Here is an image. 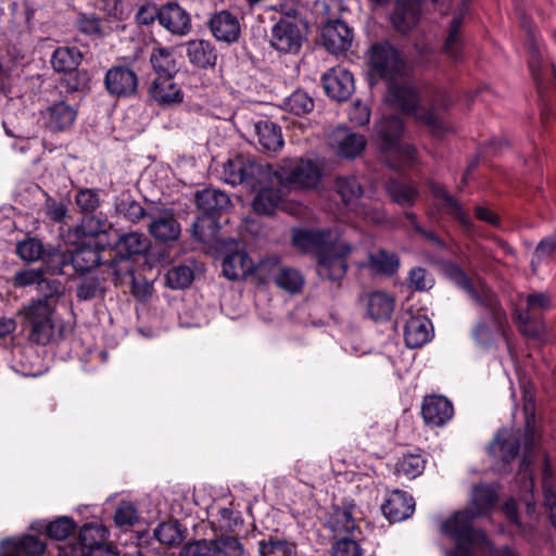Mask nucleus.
<instances>
[{"mask_svg": "<svg viewBox=\"0 0 556 556\" xmlns=\"http://www.w3.org/2000/svg\"><path fill=\"white\" fill-rule=\"evenodd\" d=\"M370 73L389 80L387 101L425 124L434 136L448 130L445 122L433 111L418 106V97L410 86L396 83L403 72L404 62L399 51L389 42L375 43L368 51Z\"/></svg>", "mask_w": 556, "mask_h": 556, "instance_id": "nucleus-1", "label": "nucleus"}, {"mask_svg": "<svg viewBox=\"0 0 556 556\" xmlns=\"http://www.w3.org/2000/svg\"><path fill=\"white\" fill-rule=\"evenodd\" d=\"M294 247L303 252H315L317 274L323 279L339 280L344 277L346 257L354 248L332 230L296 229L293 231Z\"/></svg>", "mask_w": 556, "mask_h": 556, "instance_id": "nucleus-2", "label": "nucleus"}, {"mask_svg": "<svg viewBox=\"0 0 556 556\" xmlns=\"http://www.w3.org/2000/svg\"><path fill=\"white\" fill-rule=\"evenodd\" d=\"M447 278L462 289L471 301L485 311L488 321L479 323L473 330V338L480 344H485L492 339L494 331L503 328L506 314L500 305L495 294L481 279H470L465 271L455 264L445 267Z\"/></svg>", "mask_w": 556, "mask_h": 556, "instance_id": "nucleus-3", "label": "nucleus"}, {"mask_svg": "<svg viewBox=\"0 0 556 556\" xmlns=\"http://www.w3.org/2000/svg\"><path fill=\"white\" fill-rule=\"evenodd\" d=\"M379 146L384 161L393 168H403L415 161L416 150L401 142L404 123L396 115L382 117L376 125Z\"/></svg>", "mask_w": 556, "mask_h": 556, "instance_id": "nucleus-4", "label": "nucleus"}, {"mask_svg": "<svg viewBox=\"0 0 556 556\" xmlns=\"http://www.w3.org/2000/svg\"><path fill=\"white\" fill-rule=\"evenodd\" d=\"M25 320L30 326V341L46 345L50 343L55 336L56 319L55 306L49 300H35L25 306L21 312Z\"/></svg>", "mask_w": 556, "mask_h": 556, "instance_id": "nucleus-5", "label": "nucleus"}, {"mask_svg": "<svg viewBox=\"0 0 556 556\" xmlns=\"http://www.w3.org/2000/svg\"><path fill=\"white\" fill-rule=\"evenodd\" d=\"M223 175L225 181L232 186L244 184L252 189H256L269 180L274 184L269 166L262 165L243 155L229 159L224 164Z\"/></svg>", "mask_w": 556, "mask_h": 556, "instance_id": "nucleus-6", "label": "nucleus"}, {"mask_svg": "<svg viewBox=\"0 0 556 556\" xmlns=\"http://www.w3.org/2000/svg\"><path fill=\"white\" fill-rule=\"evenodd\" d=\"M475 517L477 515L470 508L458 510L442 523L441 531L451 538L458 548L490 545L485 533L473 528Z\"/></svg>", "mask_w": 556, "mask_h": 556, "instance_id": "nucleus-7", "label": "nucleus"}, {"mask_svg": "<svg viewBox=\"0 0 556 556\" xmlns=\"http://www.w3.org/2000/svg\"><path fill=\"white\" fill-rule=\"evenodd\" d=\"M532 418L533 416L527 417L526 430L523 434L513 429H502L490 444V452L494 456H500L504 465H508L513 459L516 458L521 439L525 451H530L534 441V432L531 426Z\"/></svg>", "mask_w": 556, "mask_h": 556, "instance_id": "nucleus-8", "label": "nucleus"}, {"mask_svg": "<svg viewBox=\"0 0 556 556\" xmlns=\"http://www.w3.org/2000/svg\"><path fill=\"white\" fill-rule=\"evenodd\" d=\"M106 539L108 530L104 526L89 523L80 529L78 538L72 539L59 546L75 548V554L83 553L84 556H108L111 548L106 545Z\"/></svg>", "mask_w": 556, "mask_h": 556, "instance_id": "nucleus-9", "label": "nucleus"}, {"mask_svg": "<svg viewBox=\"0 0 556 556\" xmlns=\"http://www.w3.org/2000/svg\"><path fill=\"white\" fill-rule=\"evenodd\" d=\"M275 178L296 188H314L321 178V169L311 160H300L276 172Z\"/></svg>", "mask_w": 556, "mask_h": 556, "instance_id": "nucleus-10", "label": "nucleus"}, {"mask_svg": "<svg viewBox=\"0 0 556 556\" xmlns=\"http://www.w3.org/2000/svg\"><path fill=\"white\" fill-rule=\"evenodd\" d=\"M104 86L112 97L130 98L137 93L139 78L130 66L113 65L105 73Z\"/></svg>", "mask_w": 556, "mask_h": 556, "instance_id": "nucleus-11", "label": "nucleus"}, {"mask_svg": "<svg viewBox=\"0 0 556 556\" xmlns=\"http://www.w3.org/2000/svg\"><path fill=\"white\" fill-rule=\"evenodd\" d=\"M527 309L516 313L519 330L528 337L539 338L543 332L541 323L532 321V312H542L551 308L552 296L547 292H532L526 298Z\"/></svg>", "mask_w": 556, "mask_h": 556, "instance_id": "nucleus-12", "label": "nucleus"}, {"mask_svg": "<svg viewBox=\"0 0 556 556\" xmlns=\"http://www.w3.org/2000/svg\"><path fill=\"white\" fill-rule=\"evenodd\" d=\"M43 126L52 132L68 130L77 118V109L64 100L55 101L40 111Z\"/></svg>", "mask_w": 556, "mask_h": 556, "instance_id": "nucleus-13", "label": "nucleus"}, {"mask_svg": "<svg viewBox=\"0 0 556 556\" xmlns=\"http://www.w3.org/2000/svg\"><path fill=\"white\" fill-rule=\"evenodd\" d=\"M321 81L327 96L336 101L348 100L355 89L352 73L341 66L327 71Z\"/></svg>", "mask_w": 556, "mask_h": 556, "instance_id": "nucleus-14", "label": "nucleus"}, {"mask_svg": "<svg viewBox=\"0 0 556 556\" xmlns=\"http://www.w3.org/2000/svg\"><path fill=\"white\" fill-rule=\"evenodd\" d=\"M304 39L301 26L290 20L279 21L271 30V46L281 52H298Z\"/></svg>", "mask_w": 556, "mask_h": 556, "instance_id": "nucleus-15", "label": "nucleus"}, {"mask_svg": "<svg viewBox=\"0 0 556 556\" xmlns=\"http://www.w3.org/2000/svg\"><path fill=\"white\" fill-rule=\"evenodd\" d=\"M337 191L340 194L344 205L355 210L357 214L374 223H381L384 215L381 211L372 210L367 211L362 207L354 206L356 201L359 200L363 190L362 186L355 177H340L337 179Z\"/></svg>", "mask_w": 556, "mask_h": 556, "instance_id": "nucleus-16", "label": "nucleus"}, {"mask_svg": "<svg viewBox=\"0 0 556 556\" xmlns=\"http://www.w3.org/2000/svg\"><path fill=\"white\" fill-rule=\"evenodd\" d=\"M151 218L150 233L160 241L176 240L180 235V226L174 213L168 208H154L148 213Z\"/></svg>", "mask_w": 556, "mask_h": 556, "instance_id": "nucleus-17", "label": "nucleus"}, {"mask_svg": "<svg viewBox=\"0 0 556 556\" xmlns=\"http://www.w3.org/2000/svg\"><path fill=\"white\" fill-rule=\"evenodd\" d=\"M421 415L428 426L442 427L452 419L454 408L446 397L428 395L424 399Z\"/></svg>", "mask_w": 556, "mask_h": 556, "instance_id": "nucleus-18", "label": "nucleus"}, {"mask_svg": "<svg viewBox=\"0 0 556 556\" xmlns=\"http://www.w3.org/2000/svg\"><path fill=\"white\" fill-rule=\"evenodd\" d=\"M160 24L174 35L185 36L191 29L188 12L176 2L161 7Z\"/></svg>", "mask_w": 556, "mask_h": 556, "instance_id": "nucleus-19", "label": "nucleus"}, {"mask_svg": "<svg viewBox=\"0 0 556 556\" xmlns=\"http://www.w3.org/2000/svg\"><path fill=\"white\" fill-rule=\"evenodd\" d=\"M324 46L331 53L346 51L353 40L351 28L342 21L329 22L323 29Z\"/></svg>", "mask_w": 556, "mask_h": 556, "instance_id": "nucleus-20", "label": "nucleus"}, {"mask_svg": "<svg viewBox=\"0 0 556 556\" xmlns=\"http://www.w3.org/2000/svg\"><path fill=\"white\" fill-rule=\"evenodd\" d=\"M418 0H397L391 15V23L400 33H408L418 23L420 16Z\"/></svg>", "mask_w": 556, "mask_h": 556, "instance_id": "nucleus-21", "label": "nucleus"}, {"mask_svg": "<svg viewBox=\"0 0 556 556\" xmlns=\"http://www.w3.org/2000/svg\"><path fill=\"white\" fill-rule=\"evenodd\" d=\"M210 28L218 40L231 43L238 40L241 29L238 18L228 11H220L210 20Z\"/></svg>", "mask_w": 556, "mask_h": 556, "instance_id": "nucleus-22", "label": "nucleus"}, {"mask_svg": "<svg viewBox=\"0 0 556 556\" xmlns=\"http://www.w3.org/2000/svg\"><path fill=\"white\" fill-rule=\"evenodd\" d=\"M415 509V503L410 495L404 491H393L382 505L383 515L391 522L402 521L408 518Z\"/></svg>", "mask_w": 556, "mask_h": 556, "instance_id": "nucleus-23", "label": "nucleus"}, {"mask_svg": "<svg viewBox=\"0 0 556 556\" xmlns=\"http://www.w3.org/2000/svg\"><path fill=\"white\" fill-rule=\"evenodd\" d=\"M431 333V323L425 316H410L405 323L404 339L408 348L422 346L430 340Z\"/></svg>", "mask_w": 556, "mask_h": 556, "instance_id": "nucleus-24", "label": "nucleus"}, {"mask_svg": "<svg viewBox=\"0 0 556 556\" xmlns=\"http://www.w3.org/2000/svg\"><path fill=\"white\" fill-rule=\"evenodd\" d=\"M151 97L162 105L180 103L184 99L181 89L173 81V76H159L150 88Z\"/></svg>", "mask_w": 556, "mask_h": 556, "instance_id": "nucleus-25", "label": "nucleus"}, {"mask_svg": "<svg viewBox=\"0 0 556 556\" xmlns=\"http://www.w3.org/2000/svg\"><path fill=\"white\" fill-rule=\"evenodd\" d=\"M333 137L338 154L346 159L359 155L366 147L364 136L351 132L345 128L337 129Z\"/></svg>", "mask_w": 556, "mask_h": 556, "instance_id": "nucleus-26", "label": "nucleus"}, {"mask_svg": "<svg viewBox=\"0 0 556 556\" xmlns=\"http://www.w3.org/2000/svg\"><path fill=\"white\" fill-rule=\"evenodd\" d=\"M253 271V261L244 251L227 254L223 261V274L229 280L243 278Z\"/></svg>", "mask_w": 556, "mask_h": 556, "instance_id": "nucleus-27", "label": "nucleus"}, {"mask_svg": "<svg viewBox=\"0 0 556 556\" xmlns=\"http://www.w3.org/2000/svg\"><path fill=\"white\" fill-rule=\"evenodd\" d=\"M46 549V544L34 535H25L18 541L7 540L0 556H39Z\"/></svg>", "mask_w": 556, "mask_h": 556, "instance_id": "nucleus-28", "label": "nucleus"}, {"mask_svg": "<svg viewBox=\"0 0 556 556\" xmlns=\"http://www.w3.org/2000/svg\"><path fill=\"white\" fill-rule=\"evenodd\" d=\"M431 192L434 198V204L446 214L453 216L459 223L468 228L470 219L468 215L463 211L460 204L455 200L445 189L440 185H432Z\"/></svg>", "mask_w": 556, "mask_h": 556, "instance_id": "nucleus-29", "label": "nucleus"}, {"mask_svg": "<svg viewBox=\"0 0 556 556\" xmlns=\"http://www.w3.org/2000/svg\"><path fill=\"white\" fill-rule=\"evenodd\" d=\"M367 315L374 320L389 319L394 309V299L383 292L375 291L364 298Z\"/></svg>", "mask_w": 556, "mask_h": 556, "instance_id": "nucleus-30", "label": "nucleus"}, {"mask_svg": "<svg viewBox=\"0 0 556 556\" xmlns=\"http://www.w3.org/2000/svg\"><path fill=\"white\" fill-rule=\"evenodd\" d=\"M258 143L264 150L276 152L283 146L280 127L271 121L261 119L254 124Z\"/></svg>", "mask_w": 556, "mask_h": 556, "instance_id": "nucleus-31", "label": "nucleus"}, {"mask_svg": "<svg viewBox=\"0 0 556 556\" xmlns=\"http://www.w3.org/2000/svg\"><path fill=\"white\" fill-rule=\"evenodd\" d=\"M195 204L206 215H214L226 210L230 200L229 197L216 189H204L195 194Z\"/></svg>", "mask_w": 556, "mask_h": 556, "instance_id": "nucleus-32", "label": "nucleus"}, {"mask_svg": "<svg viewBox=\"0 0 556 556\" xmlns=\"http://www.w3.org/2000/svg\"><path fill=\"white\" fill-rule=\"evenodd\" d=\"M186 53L189 61L199 67L214 66L217 59L214 48L206 40L187 42Z\"/></svg>", "mask_w": 556, "mask_h": 556, "instance_id": "nucleus-33", "label": "nucleus"}, {"mask_svg": "<svg viewBox=\"0 0 556 556\" xmlns=\"http://www.w3.org/2000/svg\"><path fill=\"white\" fill-rule=\"evenodd\" d=\"M83 58V53L76 47H59L52 54L51 65L59 73L72 72L80 64Z\"/></svg>", "mask_w": 556, "mask_h": 556, "instance_id": "nucleus-34", "label": "nucleus"}, {"mask_svg": "<svg viewBox=\"0 0 556 556\" xmlns=\"http://www.w3.org/2000/svg\"><path fill=\"white\" fill-rule=\"evenodd\" d=\"M100 263V252L90 244L83 243L71 251V265L76 271L85 273Z\"/></svg>", "mask_w": 556, "mask_h": 556, "instance_id": "nucleus-35", "label": "nucleus"}, {"mask_svg": "<svg viewBox=\"0 0 556 556\" xmlns=\"http://www.w3.org/2000/svg\"><path fill=\"white\" fill-rule=\"evenodd\" d=\"M150 61L159 76H174L178 72L174 52L169 48H155L151 54Z\"/></svg>", "mask_w": 556, "mask_h": 556, "instance_id": "nucleus-36", "label": "nucleus"}, {"mask_svg": "<svg viewBox=\"0 0 556 556\" xmlns=\"http://www.w3.org/2000/svg\"><path fill=\"white\" fill-rule=\"evenodd\" d=\"M387 191L392 201L402 207L414 205L419 195L416 187L399 180H390L387 184Z\"/></svg>", "mask_w": 556, "mask_h": 556, "instance_id": "nucleus-37", "label": "nucleus"}, {"mask_svg": "<svg viewBox=\"0 0 556 556\" xmlns=\"http://www.w3.org/2000/svg\"><path fill=\"white\" fill-rule=\"evenodd\" d=\"M353 508L354 506L344 508L337 507L333 509V513L328 520V525L334 534H349L355 530L356 523L352 511Z\"/></svg>", "mask_w": 556, "mask_h": 556, "instance_id": "nucleus-38", "label": "nucleus"}, {"mask_svg": "<svg viewBox=\"0 0 556 556\" xmlns=\"http://www.w3.org/2000/svg\"><path fill=\"white\" fill-rule=\"evenodd\" d=\"M400 266V260L394 253L379 250L369 254L368 267L375 274L392 275Z\"/></svg>", "mask_w": 556, "mask_h": 556, "instance_id": "nucleus-39", "label": "nucleus"}, {"mask_svg": "<svg viewBox=\"0 0 556 556\" xmlns=\"http://www.w3.org/2000/svg\"><path fill=\"white\" fill-rule=\"evenodd\" d=\"M497 500L496 491L489 485H477L472 490L471 505L475 507V515L483 516L489 513Z\"/></svg>", "mask_w": 556, "mask_h": 556, "instance_id": "nucleus-40", "label": "nucleus"}, {"mask_svg": "<svg viewBox=\"0 0 556 556\" xmlns=\"http://www.w3.org/2000/svg\"><path fill=\"white\" fill-rule=\"evenodd\" d=\"M282 193L273 187L262 188L253 201V208L258 214L270 215L280 203Z\"/></svg>", "mask_w": 556, "mask_h": 556, "instance_id": "nucleus-41", "label": "nucleus"}, {"mask_svg": "<svg viewBox=\"0 0 556 556\" xmlns=\"http://www.w3.org/2000/svg\"><path fill=\"white\" fill-rule=\"evenodd\" d=\"M118 248L121 252H125L127 254V257H123L122 261L126 264L124 269L126 271H129L130 264L128 257L130 255L143 253L147 250L148 244L146 238L141 233L129 232L121 238Z\"/></svg>", "mask_w": 556, "mask_h": 556, "instance_id": "nucleus-42", "label": "nucleus"}, {"mask_svg": "<svg viewBox=\"0 0 556 556\" xmlns=\"http://www.w3.org/2000/svg\"><path fill=\"white\" fill-rule=\"evenodd\" d=\"M463 25V16L457 15L453 18L447 38L445 40L443 50L444 52L454 60H458L462 55L463 40L460 35V28Z\"/></svg>", "mask_w": 556, "mask_h": 556, "instance_id": "nucleus-43", "label": "nucleus"}, {"mask_svg": "<svg viewBox=\"0 0 556 556\" xmlns=\"http://www.w3.org/2000/svg\"><path fill=\"white\" fill-rule=\"evenodd\" d=\"M274 282L287 292L296 293L304 286V277L299 270L282 266Z\"/></svg>", "mask_w": 556, "mask_h": 556, "instance_id": "nucleus-44", "label": "nucleus"}, {"mask_svg": "<svg viewBox=\"0 0 556 556\" xmlns=\"http://www.w3.org/2000/svg\"><path fill=\"white\" fill-rule=\"evenodd\" d=\"M283 109L295 115H304L313 111L314 100L308 93L296 90L283 101Z\"/></svg>", "mask_w": 556, "mask_h": 556, "instance_id": "nucleus-45", "label": "nucleus"}, {"mask_svg": "<svg viewBox=\"0 0 556 556\" xmlns=\"http://www.w3.org/2000/svg\"><path fill=\"white\" fill-rule=\"evenodd\" d=\"M16 253L25 262L31 263L43 258L46 249L40 240L28 238L17 243Z\"/></svg>", "mask_w": 556, "mask_h": 556, "instance_id": "nucleus-46", "label": "nucleus"}, {"mask_svg": "<svg viewBox=\"0 0 556 556\" xmlns=\"http://www.w3.org/2000/svg\"><path fill=\"white\" fill-rule=\"evenodd\" d=\"M281 267L278 257L270 256L261 261L257 265L253 264L252 274H254L261 282L266 283L276 280Z\"/></svg>", "mask_w": 556, "mask_h": 556, "instance_id": "nucleus-47", "label": "nucleus"}, {"mask_svg": "<svg viewBox=\"0 0 556 556\" xmlns=\"http://www.w3.org/2000/svg\"><path fill=\"white\" fill-rule=\"evenodd\" d=\"M43 262L50 274L61 275L64 273V267L71 265V251H46Z\"/></svg>", "mask_w": 556, "mask_h": 556, "instance_id": "nucleus-48", "label": "nucleus"}, {"mask_svg": "<svg viewBox=\"0 0 556 556\" xmlns=\"http://www.w3.org/2000/svg\"><path fill=\"white\" fill-rule=\"evenodd\" d=\"M180 556H217V549L214 540H193L182 546Z\"/></svg>", "mask_w": 556, "mask_h": 556, "instance_id": "nucleus-49", "label": "nucleus"}, {"mask_svg": "<svg viewBox=\"0 0 556 556\" xmlns=\"http://www.w3.org/2000/svg\"><path fill=\"white\" fill-rule=\"evenodd\" d=\"M193 280V271L190 267L180 265L170 268L166 274V283L170 289H184Z\"/></svg>", "mask_w": 556, "mask_h": 556, "instance_id": "nucleus-50", "label": "nucleus"}, {"mask_svg": "<svg viewBox=\"0 0 556 556\" xmlns=\"http://www.w3.org/2000/svg\"><path fill=\"white\" fill-rule=\"evenodd\" d=\"M555 252H556V230L552 235L543 238L539 242V244L535 249V252H534V256L530 264L532 274L535 275L538 273V268H539V264H540L541 260L551 257Z\"/></svg>", "mask_w": 556, "mask_h": 556, "instance_id": "nucleus-51", "label": "nucleus"}, {"mask_svg": "<svg viewBox=\"0 0 556 556\" xmlns=\"http://www.w3.org/2000/svg\"><path fill=\"white\" fill-rule=\"evenodd\" d=\"M155 539L165 545H175L181 542L182 534L175 522H162L154 530Z\"/></svg>", "mask_w": 556, "mask_h": 556, "instance_id": "nucleus-52", "label": "nucleus"}, {"mask_svg": "<svg viewBox=\"0 0 556 556\" xmlns=\"http://www.w3.org/2000/svg\"><path fill=\"white\" fill-rule=\"evenodd\" d=\"M76 528L75 522L68 517H60L51 521L46 529L47 535L56 541L65 540Z\"/></svg>", "mask_w": 556, "mask_h": 556, "instance_id": "nucleus-53", "label": "nucleus"}, {"mask_svg": "<svg viewBox=\"0 0 556 556\" xmlns=\"http://www.w3.org/2000/svg\"><path fill=\"white\" fill-rule=\"evenodd\" d=\"M425 459L420 455H406L397 464V472L413 479L422 473Z\"/></svg>", "mask_w": 556, "mask_h": 556, "instance_id": "nucleus-54", "label": "nucleus"}, {"mask_svg": "<svg viewBox=\"0 0 556 556\" xmlns=\"http://www.w3.org/2000/svg\"><path fill=\"white\" fill-rule=\"evenodd\" d=\"M217 549V555L222 556H243L244 548L241 542L230 535L219 536L214 540Z\"/></svg>", "mask_w": 556, "mask_h": 556, "instance_id": "nucleus-55", "label": "nucleus"}, {"mask_svg": "<svg viewBox=\"0 0 556 556\" xmlns=\"http://www.w3.org/2000/svg\"><path fill=\"white\" fill-rule=\"evenodd\" d=\"M138 520L139 514L132 504L124 502L116 508L114 521L117 526H134Z\"/></svg>", "mask_w": 556, "mask_h": 556, "instance_id": "nucleus-56", "label": "nucleus"}, {"mask_svg": "<svg viewBox=\"0 0 556 556\" xmlns=\"http://www.w3.org/2000/svg\"><path fill=\"white\" fill-rule=\"evenodd\" d=\"M38 290L42 293L43 298L41 300H49L50 303H53L56 306L58 296L63 293L62 283L59 280H49L43 276L40 279L38 285Z\"/></svg>", "mask_w": 556, "mask_h": 556, "instance_id": "nucleus-57", "label": "nucleus"}, {"mask_svg": "<svg viewBox=\"0 0 556 556\" xmlns=\"http://www.w3.org/2000/svg\"><path fill=\"white\" fill-rule=\"evenodd\" d=\"M260 554L261 556H290L291 548L283 541H261Z\"/></svg>", "mask_w": 556, "mask_h": 556, "instance_id": "nucleus-58", "label": "nucleus"}, {"mask_svg": "<svg viewBox=\"0 0 556 556\" xmlns=\"http://www.w3.org/2000/svg\"><path fill=\"white\" fill-rule=\"evenodd\" d=\"M349 118L356 126H365L370 118V109L361 100H356L349 111Z\"/></svg>", "mask_w": 556, "mask_h": 556, "instance_id": "nucleus-59", "label": "nucleus"}, {"mask_svg": "<svg viewBox=\"0 0 556 556\" xmlns=\"http://www.w3.org/2000/svg\"><path fill=\"white\" fill-rule=\"evenodd\" d=\"M363 552L354 540L342 539L336 542L332 547V556H362Z\"/></svg>", "mask_w": 556, "mask_h": 556, "instance_id": "nucleus-60", "label": "nucleus"}, {"mask_svg": "<svg viewBox=\"0 0 556 556\" xmlns=\"http://www.w3.org/2000/svg\"><path fill=\"white\" fill-rule=\"evenodd\" d=\"M101 293L99 279L96 277H86L81 280L78 289L77 296L80 300H90Z\"/></svg>", "mask_w": 556, "mask_h": 556, "instance_id": "nucleus-61", "label": "nucleus"}, {"mask_svg": "<svg viewBox=\"0 0 556 556\" xmlns=\"http://www.w3.org/2000/svg\"><path fill=\"white\" fill-rule=\"evenodd\" d=\"M43 275V271L41 269H25L15 273L13 277V283L16 287H27L31 285H39L40 279Z\"/></svg>", "mask_w": 556, "mask_h": 556, "instance_id": "nucleus-62", "label": "nucleus"}, {"mask_svg": "<svg viewBox=\"0 0 556 556\" xmlns=\"http://www.w3.org/2000/svg\"><path fill=\"white\" fill-rule=\"evenodd\" d=\"M409 283L414 289L424 291L432 287L433 280L426 269L417 267L409 273Z\"/></svg>", "mask_w": 556, "mask_h": 556, "instance_id": "nucleus-63", "label": "nucleus"}, {"mask_svg": "<svg viewBox=\"0 0 556 556\" xmlns=\"http://www.w3.org/2000/svg\"><path fill=\"white\" fill-rule=\"evenodd\" d=\"M76 204L83 212L91 213L99 206L98 194L90 189L80 190L76 195Z\"/></svg>", "mask_w": 556, "mask_h": 556, "instance_id": "nucleus-64", "label": "nucleus"}]
</instances>
